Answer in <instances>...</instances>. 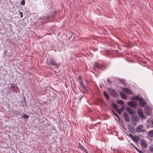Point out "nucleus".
Listing matches in <instances>:
<instances>
[{
  "label": "nucleus",
  "instance_id": "10",
  "mask_svg": "<svg viewBox=\"0 0 153 153\" xmlns=\"http://www.w3.org/2000/svg\"><path fill=\"white\" fill-rule=\"evenodd\" d=\"M126 111L129 114H135V111L128 107L126 108Z\"/></svg>",
  "mask_w": 153,
  "mask_h": 153
},
{
  "label": "nucleus",
  "instance_id": "29",
  "mask_svg": "<svg viewBox=\"0 0 153 153\" xmlns=\"http://www.w3.org/2000/svg\"><path fill=\"white\" fill-rule=\"evenodd\" d=\"M23 116L24 117L25 119H27L28 118V116L26 114L24 115Z\"/></svg>",
  "mask_w": 153,
  "mask_h": 153
},
{
  "label": "nucleus",
  "instance_id": "36",
  "mask_svg": "<svg viewBox=\"0 0 153 153\" xmlns=\"http://www.w3.org/2000/svg\"><path fill=\"white\" fill-rule=\"evenodd\" d=\"M7 52V50H6L4 52V54H5L6 52Z\"/></svg>",
  "mask_w": 153,
  "mask_h": 153
},
{
  "label": "nucleus",
  "instance_id": "21",
  "mask_svg": "<svg viewBox=\"0 0 153 153\" xmlns=\"http://www.w3.org/2000/svg\"><path fill=\"white\" fill-rule=\"evenodd\" d=\"M112 106L116 111L117 110V109H118V107L117 105L115 103H113L112 104Z\"/></svg>",
  "mask_w": 153,
  "mask_h": 153
},
{
  "label": "nucleus",
  "instance_id": "33",
  "mask_svg": "<svg viewBox=\"0 0 153 153\" xmlns=\"http://www.w3.org/2000/svg\"><path fill=\"white\" fill-rule=\"evenodd\" d=\"M111 111H112V112H113V114L115 115V114H116V113L113 110H111Z\"/></svg>",
  "mask_w": 153,
  "mask_h": 153
},
{
  "label": "nucleus",
  "instance_id": "11",
  "mask_svg": "<svg viewBox=\"0 0 153 153\" xmlns=\"http://www.w3.org/2000/svg\"><path fill=\"white\" fill-rule=\"evenodd\" d=\"M108 91L111 95L114 96L116 94V92L113 89L110 88H108Z\"/></svg>",
  "mask_w": 153,
  "mask_h": 153
},
{
  "label": "nucleus",
  "instance_id": "18",
  "mask_svg": "<svg viewBox=\"0 0 153 153\" xmlns=\"http://www.w3.org/2000/svg\"><path fill=\"white\" fill-rule=\"evenodd\" d=\"M147 134L150 137H153V130H151L148 131L147 133Z\"/></svg>",
  "mask_w": 153,
  "mask_h": 153
},
{
  "label": "nucleus",
  "instance_id": "31",
  "mask_svg": "<svg viewBox=\"0 0 153 153\" xmlns=\"http://www.w3.org/2000/svg\"><path fill=\"white\" fill-rule=\"evenodd\" d=\"M128 136L130 137L132 139H133V135L132 134L130 133H129L128 134Z\"/></svg>",
  "mask_w": 153,
  "mask_h": 153
},
{
  "label": "nucleus",
  "instance_id": "7",
  "mask_svg": "<svg viewBox=\"0 0 153 153\" xmlns=\"http://www.w3.org/2000/svg\"><path fill=\"white\" fill-rule=\"evenodd\" d=\"M138 100L139 101V106L140 107H143L145 105V102L143 100V99L141 98L138 97Z\"/></svg>",
  "mask_w": 153,
  "mask_h": 153
},
{
  "label": "nucleus",
  "instance_id": "1",
  "mask_svg": "<svg viewBox=\"0 0 153 153\" xmlns=\"http://www.w3.org/2000/svg\"><path fill=\"white\" fill-rule=\"evenodd\" d=\"M53 15H49L47 16H43L40 19V21L42 23H46L51 22L53 19Z\"/></svg>",
  "mask_w": 153,
  "mask_h": 153
},
{
  "label": "nucleus",
  "instance_id": "27",
  "mask_svg": "<svg viewBox=\"0 0 153 153\" xmlns=\"http://www.w3.org/2000/svg\"><path fill=\"white\" fill-rule=\"evenodd\" d=\"M120 82L123 85H125L126 84V82L124 79L120 80Z\"/></svg>",
  "mask_w": 153,
  "mask_h": 153
},
{
  "label": "nucleus",
  "instance_id": "34",
  "mask_svg": "<svg viewBox=\"0 0 153 153\" xmlns=\"http://www.w3.org/2000/svg\"><path fill=\"white\" fill-rule=\"evenodd\" d=\"M115 115L116 116V117H117V118L119 119V116H118V115L117 114H115Z\"/></svg>",
  "mask_w": 153,
  "mask_h": 153
},
{
  "label": "nucleus",
  "instance_id": "16",
  "mask_svg": "<svg viewBox=\"0 0 153 153\" xmlns=\"http://www.w3.org/2000/svg\"><path fill=\"white\" fill-rule=\"evenodd\" d=\"M79 148L82 150L84 151L86 153H88V152L85 150V149L84 148V147L81 145L80 144V143L79 144Z\"/></svg>",
  "mask_w": 153,
  "mask_h": 153
},
{
  "label": "nucleus",
  "instance_id": "4",
  "mask_svg": "<svg viewBox=\"0 0 153 153\" xmlns=\"http://www.w3.org/2000/svg\"><path fill=\"white\" fill-rule=\"evenodd\" d=\"M144 113L146 115H150L152 113V110L151 108L148 106L146 107L145 108Z\"/></svg>",
  "mask_w": 153,
  "mask_h": 153
},
{
  "label": "nucleus",
  "instance_id": "12",
  "mask_svg": "<svg viewBox=\"0 0 153 153\" xmlns=\"http://www.w3.org/2000/svg\"><path fill=\"white\" fill-rule=\"evenodd\" d=\"M138 113L139 115L141 117L143 118V117L144 115L143 111L140 108L138 109Z\"/></svg>",
  "mask_w": 153,
  "mask_h": 153
},
{
  "label": "nucleus",
  "instance_id": "8",
  "mask_svg": "<svg viewBox=\"0 0 153 153\" xmlns=\"http://www.w3.org/2000/svg\"><path fill=\"white\" fill-rule=\"evenodd\" d=\"M131 120L132 121L137 122L139 121L140 118L137 116L134 115L131 117Z\"/></svg>",
  "mask_w": 153,
  "mask_h": 153
},
{
  "label": "nucleus",
  "instance_id": "38",
  "mask_svg": "<svg viewBox=\"0 0 153 153\" xmlns=\"http://www.w3.org/2000/svg\"><path fill=\"white\" fill-rule=\"evenodd\" d=\"M82 98V97H81L80 98V99L81 100V99Z\"/></svg>",
  "mask_w": 153,
  "mask_h": 153
},
{
  "label": "nucleus",
  "instance_id": "17",
  "mask_svg": "<svg viewBox=\"0 0 153 153\" xmlns=\"http://www.w3.org/2000/svg\"><path fill=\"white\" fill-rule=\"evenodd\" d=\"M78 79L79 81V84H81V83H82L83 82L82 78V76H78Z\"/></svg>",
  "mask_w": 153,
  "mask_h": 153
},
{
  "label": "nucleus",
  "instance_id": "25",
  "mask_svg": "<svg viewBox=\"0 0 153 153\" xmlns=\"http://www.w3.org/2000/svg\"><path fill=\"white\" fill-rule=\"evenodd\" d=\"M95 67L98 69H100L101 67L100 64L98 63H96L95 64Z\"/></svg>",
  "mask_w": 153,
  "mask_h": 153
},
{
  "label": "nucleus",
  "instance_id": "23",
  "mask_svg": "<svg viewBox=\"0 0 153 153\" xmlns=\"http://www.w3.org/2000/svg\"><path fill=\"white\" fill-rule=\"evenodd\" d=\"M117 103L120 105H124L123 101L122 100H118L117 101Z\"/></svg>",
  "mask_w": 153,
  "mask_h": 153
},
{
  "label": "nucleus",
  "instance_id": "28",
  "mask_svg": "<svg viewBox=\"0 0 153 153\" xmlns=\"http://www.w3.org/2000/svg\"><path fill=\"white\" fill-rule=\"evenodd\" d=\"M21 4L22 5H24L25 4V0H22L21 1Z\"/></svg>",
  "mask_w": 153,
  "mask_h": 153
},
{
  "label": "nucleus",
  "instance_id": "32",
  "mask_svg": "<svg viewBox=\"0 0 153 153\" xmlns=\"http://www.w3.org/2000/svg\"><path fill=\"white\" fill-rule=\"evenodd\" d=\"M150 151L151 152H153V148H151L149 149Z\"/></svg>",
  "mask_w": 153,
  "mask_h": 153
},
{
  "label": "nucleus",
  "instance_id": "30",
  "mask_svg": "<svg viewBox=\"0 0 153 153\" xmlns=\"http://www.w3.org/2000/svg\"><path fill=\"white\" fill-rule=\"evenodd\" d=\"M18 12L20 14L21 16H20V17L21 18H22V17H23V13L22 12H20L19 11H18Z\"/></svg>",
  "mask_w": 153,
  "mask_h": 153
},
{
  "label": "nucleus",
  "instance_id": "13",
  "mask_svg": "<svg viewBox=\"0 0 153 153\" xmlns=\"http://www.w3.org/2000/svg\"><path fill=\"white\" fill-rule=\"evenodd\" d=\"M120 94L122 99L125 100L127 99V96L122 92H120Z\"/></svg>",
  "mask_w": 153,
  "mask_h": 153
},
{
  "label": "nucleus",
  "instance_id": "26",
  "mask_svg": "<svg viewBox=\"0 0 153 153\" xmlns=\"http://www.w3.org/2000/svg\"><path fill=\"white\" fill-rule=\"evenodd\" d=\"M104 95L108 99L109 98V96L106 92L104 91Z\"/></svg>",
  "mask_w": 153,
  "mask_h": 153
},
{
  "label": "nucleus",
  "instance_id": "20",
  "mask_svg": "<svg viewBox=\"0 0 153 153\" xmlns=\"http://www.w3.org/2000/svg\"><path fill=\"white\" fill-rule=\"evenodd\" d=\"M124 116L125 120L127 121H128L129 120V117L128 115L127 114H124Z\"/></svg>",
  "mask_w": 153,
  "mask_h": 153
},
{
  "label": "nucleus",
  "instance_id": "24",
  "mask_svg": "<svg viewBox=\"0 0 153 153\" xmlns=\"http://www.w3.org/2000/svg\"><path fill=\"white\" fill-rule=\"evenodd\" d=\"M10 89L11 90L12 89H13L15 87V85L13 83H11L10 84Z\"/></svg>",
  "mask_w": 153,
  "mask_h": 153
},
{
  "label": "nucleus",
  "instance_id": "35",
  "mask_svg": "<svg viewBox=\"0 0 153 153\" xmlns=\"http://www.w3.org/2000/svg\"><path fill=\"white\" fill-rule=\"evenodd\" d=\"M107 81L109 83H110L111 82V81H110V80H109V79H107Z\"/></svg>",
  "mask_w": 153,
  "mask_h": 153
},
{
  "label": "nucleus",
  "instance_id": "2",
  "mask_svg": "<svg viewBox=\"0 0 153 153\" xmlns=\"http://www.w3.org/2000/svg\"><path fill=\"white\" fill-rule=\"evenodd\" d=\"M46 62L47 64L48 65H49V64H50L53 66H57L56 62H55L54 59L52 58L47 59Z\"/></svg>",
  "mask_w": 153,
  "mask_h": 153
},
{
  "label": "nucleus",
  "instance_id": "3",
  "mask_svg": "<svg viewBox=\"0 0 153 153\" xmlns=\"http://www.w3.org/2000/svg\"><path fill=\"white\" fill-rule=\"evenodd\" d=\"M145 131L143 126L142 124L138 125L136 128V131L137 133L143 132Z\"/></svg>",
  "mask_w": 153,
  "mask_h": 153
},
{
  "label": "nucleus",
  "instance_id": "15",
  "mask_svg": "<svg viewBox=\"0 0 153 153\" xmlns=\"http://www.w3.org/2000/svg\"><path fill=\"white\" fill-rule=\"evenodd\" d=\"M132 140L134 142H136L140 140V137H139L137 136H134L133 137Z\"/></svg>",
  "mask_w": 153,
  "mask_h": 153
},
{
  "label": "nucleus",
  "instance_id": "37",
  "mask_svg": "<svg viewBox=\"0 0 153 153\" xmlns=\"http://www.w3.org/2000/svg\"><path fill=\"white\" fill-rule=\"evenodd\" d=\"M130 131L131 132H132V131H131V128H129Z\"/></svg>",
  "mask_w": 153,
  "mask_h": 153
},
{
  "label": "nucleus",
  "instance_id": "19",
  "mask_svg": "<svg viewBox=\"0 0 153 153\" xmlns=\"http://www.w3.org/2000/svg\"><path fill=\"white\" fill-rule=\"evenodd\" d=\"M80 86L84 90L86 91L87 90L86 87L85 86L84 83L80 84Z\"/></svg>",
  "mask_w": 153,
  "mask_h": 153
},
{
  "label": "nucleus",
  "instance_id": "9",
  "mask_svg": "<svg viewBox=\"0 0 153 153\" xmlns=\"http://www.w3.org/2000/svg\"><path fill=\"white\" fill-rule=\"evenodd\" d=\"M122 90L125 93L129 94H130L132 93V91L127 88H123Z\"/></svg>",
  "mask_w": 153,
  "mask_h": 153
},
{
  "label": "nucleus",
  "instance_id": "6",
  "mask_svg": "<svg viewBox=\"0 0 153 153\" xmlns=\"http://www.w3.org/2000/svg\"><path fill=\"white\" fill-rule=\"evenodd\" d=\"M140 145L142 147L145 149L147 148V143L146 141L144 140L141 139L140 140Z\"/></svg>",
  "mask_w": 153,
  "mask_h": 153
},
{
  "label": "nucleus",
  "instance_id": "22",
  "mask_svg": "<svg viewBox=\"0 0 153 153\" xmlns=\"http://www.w3.org/2000/svg\"><path fill=\"white\" fill-rule=\"evenodd\" d=\"M131 145H132L134 148L139 153H143V152L140 151L138 149H137L136 146H135L132 143H131Z\"/></svg>",
  "mask_w": 153,
  "mask_h": 153
},
{
  "label": "nucleus",
  "instance_id": "5",
  "mask_svg": "<svg viewBox=\"0 0 153 153\" xmlns=\"http://www.w3.org/2000/svg\"><path fill=\"white\" fill-rule=\"evenodd\" d=\"M128 105L134 108H137V103L134 101H131L128 103Z\"/></svg>",
  "mask_w": 153,
  "mask_h": 153
},
{
  "label": "nucleus",
  "instance_id": "14",
  "mask_svg": "<svg viewBox=\"0 0 153 153\" xmlns=\"http://www.w3.org/2000/svg\"><path fill=\"white\" fill-rule=\"evenodd\" d=\"M124 109L125 106H123L120 109H118L116 111H117L119 114H120L122 113V112L124 110Z\"/></svg>",
  "mask_w": 153,
  "mask_h": 153
}]
</instances>
